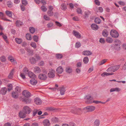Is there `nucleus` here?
Masks as SVG:
<instances>
[{
    "label": "nucleus",
    "mask_w": 126,
    "mask_h": 126,
    "mask_svg": "<svg viewBox=\"0 0 126 126\" xmlns=\"http://www.w3.org/2000/svg\"><path fill=\"white\" fill-rule=\"evenodd\" d=\"M43 73L40 74L38 76L39 78L41 80H45L47 78V71L46 70H43Z\"/></svg>",
    "instance_id": "f257e3e1"
},
{
    "label": "nucleus",
    "mask_w": 126,
    "mask_h": 126,
    "mask_svg": "<svg viewBox=\"0 0 126 126\" xmlns=\"http://www.w3.org/2000/svg\"><path fill=\"white\" fill-rule=\"evenodd\" d=\"M23 110L26 114H29L31 112L32 109L29 106H25L23 107Z\"/></svg>",
    "instance_id": "f03ea898"
},
{
    "label": "nucleus",
    "mask_w": 126,
    "mask_h": 126,
    "mask_svg": "<svg viewBox=\"0 0 126 126\" xmlns=\"http://www.w3.org/2000/svg\"><path fill=\"white\" fill-rule=\"evenodd\" d=\"M85 99L86 100L85 102L87 104H90L93 103V98L90 95H88L86 96Z\"/></svg>",
    "instance_id": "7ed1b4c3"
},
{
    "label": "nucleus",
    "mask_w": 126,
    "mask_h": 126,
    "mask_svg": "<svg viewBox=\"0 0 126 126\" xmlns=\"http://www.w3.org/2000/svg\"><path fill=\"white\" fill-rule=\"evenodd\" d=\"M111 35L113 37L117 38L119 36V34L118 32L114 30H111L110 32Z\"/></svg>",
    "instance_id": "20e7f679"
},
{
    "label": "nucleus",
    "mask_w": 126,
    "mask_h": 126,
    "mask_svg": "<svg viewBox=\"0 0 126 126\" xmlns=\"http://www.w3.org/2000/svg\"><path fill=\"white\" fill-rule=\"evenodd\" d=\"M48 76L50 78H53L55 76V71L52 69L49 70L48 73Z\"/></svg>",
    "instance_id": "39448f33"
},
{
    "label": "nucleus",
    "mask_w": 126,
    "mask_h": 126,
    "mask_svg": "<svg viewBox=\"0 0 126 126\" xmlns=\"http://www.w3.org/2000/svg\"><path fill=\"white\" fill-rule=\"evenodd\" d=\"M95 107L93 106H88L85 107V109L87 110L89 112H92L94 111L95 109Z\"/></svg>",
    "instance_id": "423d86ee"
},
{
    "label": "nucleus",
    "mask_w": 126,
    "mask_h": 126,
    "mask_svg": "<svg viewBox=\"0 0 126 126\" xmlns=\"http://www.w3.org/2000/svg\"><path fill=\"white\" fill-rule=\"evenodd\" d=\"M22 94L24 97H29L31 96L30 93L27 90H25L23 91Z\"/></svg>",
    "instance_id": "0eeeda50"
},
{
    "label": "nucleus",
    "mask_w": 126,
    "mask_h": 126,
    "mask_svg": "<svg viewBox=\"0 0 126 126\" xmlns=\"http://www.w3.org/2000/svg\"><path fill=\"white\" fill-rule=\"evenodd\" d=\"M26 114L23 110L20 111L19 113V116L20 118H24L26 116Z\"/></svg>",
    "instance_id": "6e6552de"
},
{
    "label": "nucleus",
    "mask_w": 126,
    "mask_h": 126,
    "mask_svg": "<svg viewBox=\"0 0 126 126\" xmlns=\"http://www.w3.org/2000/svg\"><path fill=\"white\" fill-rule=\"evenodd\" d=\"M34 101L35 103L37 105H40L42 103L41 100L38 97H36L35 98Z\"/></svg>",
    "instance_id": "1a4fd4ad"
},
{
    "label": "nucleus",
    "mask_w": 126,
    "mask_h": 126,
    "mask_svg": "<svg viewBox=\"0 0 126 126\" xmlns=\"http://www.w3.org/2000/svg\"><path fill=\"white\" fill-rule=\"evenodd\" d=\"M42 123L44 126H49L50 125V121L47 119H45L43 120Z\"/></svg>",
    "instance_id": "9d476101"
},
{
    "label": "nucleus",
    "mask_w": 126,
    "mask_h": 126,
    "mask_svg": "<svg viewBox=\"0 0 126 126\" xmlns=\"http://www.w3.org/2000/svg\"><path fill=\"white\" fill-rule=\"evenodd\" d=\"M32 99L29 98H25L22 99V101L25 102L26 104H30L32 101Z\"/></svg>",
    "instance_id": "9b49d317"
},
{
    "label": "nucleus",
    "mask_w": 126,
    "mask_h": 126,
    "mask_svg": "<svg viewBox=\"0 0 126 126\" xmlns=\"http://www.w3.org/2000/svg\"><path fill=\"white\" fill-rule=\"evenodd\" d=\"M28 76L32 79L33 78H36V75L32 72L29 71L28 73Z\"/></svg>",
    "instance_id": "f8f14e48"
},
{
    "label": "nucleus",
    "mask_w": 126,
    "mask_h": 126,
    "mask_svg": "<svg viewBox=\"0 0 126 126\" xmlns=\"http://www.w3.org/2000/svg\"><path fill=\"white\" fill-rule=\"evenodd\" d=\"M33 70L35 73H40L41 71V69L38 66H35Z\"/></svg>",
    "instance_id": "ddd939ff"
},
{
    "label": "nucleus",
    "mask_w": 126,
    "mask_h": 126,
    "mask_svg": "<svg viewBox=\"0 0 126 126\" xmlns=\"http://www.w3.org/2000/svg\"><path fill=\"white\" fill-rule=\"evenodd\" d=\"M36 78H33L32 79L30 80L31 83L33 85H35L37 83V81L36 79Z\"/></svg>",
    "instance_id": "4468645a"
},
{
    "label": "nucleus",
    "mask_w": 126,
    "mask_h": 126,
    "mask_svg": "<svg viewBox=\"0 0 126 126\" xmlns=\"http://www.w3.org/2000/svg\"><path fill=\"white\" fill-rule=\"evenodd\" d=\"M114 44L116 46L115 47V48H116V46H118V49H119L120 48V47L119 46L121 44V41L118 40H116L114 42Z\"/></svg>",
    "instance_id": "2eb2a0df"
},
{
    "label": "nucleus",
    "mask_w": 126,
    "mask_h": 126,
    "mask_svg": "<svg viewBox=\"0 0 126 126\" xmlns=\"http://www.w3.org/2000/svg\"><path fill=\"white\" fill-rule=\"evenodd\" d=\"M73 33L74 35L77 38H80L81 37V35L78 32L75 31H73Z\"/></svg>",
    "instance_id": "dca6fc26"
},
{
    "label": "nucleus",
    "mask_w": 126,
    "mask_h": 126,
    "mask_svg": "<svg viewBox=\"0 0 126 126\" xmlns=\"http://www.w3.org/2000/svg\"><path fill=\"white\" fill-rule=\"evenodd\" d=\"M121 90V89L119 88L118 87H116L115 88H113L111 89L110 90V92H112L115 91L119 92Z\"/></svg>",
    "instance_id": "f3484780"
},
{
    "label": "nucleus",
    "mask_w": 126,
    "mask_h": 126,
    "mask_svg": "<svg viewBox=\"0 0 126 126\" xmlns=\"http://www.w3.org/2000/svg\"><path fill=\"white\" fill-rule=\"evenodd\" d=\"M63 69L62 66H60L58 67L56 70L57 72L59 74H61L63 72Z\"/></svg>",
    "instance_id": "a211bd4d"
},
{
    "label": "nucleus",
    "mask_w": 126,
    "mask_h": 126,
    "mask_svg": "<svg viewBox=\"0 0 126 126\" xmlns=\"http://www.w3.org/2000/svg\"><path fill=\"white\" fill-rule=\"evenodd\" d=\"M7 91V88L6 87L2 88L0 90L1 93L3 95L5 94Z\"/></svg>",
    "instance_id": "6ab92c4d"
},
{
    "label": "nucleus",
    "mask_w": 126,
    "mask_h": 126,
    "mask_svg": "<svg viewBox=\"0 0 126 126\" xmlns=\"http://www.w3.org/2000/svg\"><path fill=\"white\" fill-rule=\"evenodd\" d=\"M92 53L89 51H85L83 52L82 54L85 56H88L91 55Z\"/></svg>",
    "instance_id": "aec40b11"
},
{
    "label": "nucleus",
    "mask_w": 126,
    "mask_h": 126,
    "mask_svg": "<svg viewBox=\"0 0 126 126\" xmlns=\"http://www.w3.org/2000/svg\"><path fill=\"white\" fill-rule=\"evenodd\" d=\"M91 26L92 29L93 30H97L98 28V26L96 24H92L91 25Z\"/></svg>",
    "instance_id": "412c9836"
},
{
    "label": "nucleus",
    "mask_w": 126,
    "mask_h": 126,
    "mask_svg": "<svg viewBox=\"0 0 126 126\" xmlns=\"http://www.w3.org/2000/svg\"><path fill=\"white\" fill-rule=\"evenodd\" d=\"M14 69H12L9 75L8 76V78L10 79H11L13 77V74L14 73Z\"/></svg>",
    "instance_id": "4be33fe9"
},
{
    "label": "nucleus",
    "mask_w": 126,
    "mask_h": 126,
    "mask_svg": "<svg viewBox=\"0 0 126 126\" xmlns=\"http://www.w3.org/2000/svg\"><path fill=\"white\" fill-rule=\"evenodd\" d=\"M102 35L104 37H107L108 34V33L106 30H104L102 33Z\"/></svg>",
    "instance_id": "5701e85b"
},
{
    "label": "nucleus",
    "mask_w": 126,
    "mask_h": 126,
    "mask_svg": "<svg viewBox=\"0 0 126 126\" xmlns=\"http://www.w3.org/2000/svg\"><path fill=\"white\" fill-rule=\"evenodd\" d=\"M16 25L17 27L21 26L23 24L22 22L19 20H17L16 22Z\"/></svg>",
    "instance_id": "b1692460"
},
{
    "label": "nucleus",
    "mask_w": 126,
    "mask_h": 126,
    "mask_svg": "<svg viewBox=\"0 0 126 126\" xmlns=\"http://www.w3.org/2000/svg\"><path fill=\"white\" fill-rule=\"evenodd\" d=\"M107 71L109 73H111L114 72L112 66H111L108 68L107 69Z\"/></svg>",
    "instance_id": "393cba45"
},
{
    "label": "nucleus",
    "mask_w": 126,
    "mask_h": 126,
    "mask_svg": "<svg viewBox=\"0 0 126 126\" xmlns=\"http://www.w3.org/2000/svg\"><path fill=\"white\" fill-rule=\"evenodd\" d=\"M60 94L61 95H63L65 91V89L64 87H60Z\"/></svg>",
    "instance_id": "a878e982"
},
{
    "label": "nucleus",
    "mask_w": 126,
    "mask_h": 126,
    "mask_svg": "<svg viewBox=\"0 0 126 126\" xmlns=\"http://www.w3.org/2000/svg\"><path fill=\"white\" fill-rule=\"evenodd\" d=\"M113 73H108L107 72H105L102 74H101V76L103 77H105L106 76H107L113 74Z\"/></svg>",
    "instance_id": "bb28decb"
},
{
    "label": "nucleus",
    "mask_w": 126,
    "mask_h": 126,
    "mask_svg": "<svg viewBox=\"0 0 126 126\" xmlns=\"http://www.w3.org/2000/svg\"><path fill=\"white\" fill-rule=\"evenodd\" d=\"M5 13L7 16L10 17H12V12L7 10L6 11Z\"/></svg>",
    "instance_id": "cd10ccee"
},
{
    "label": "nucleus",
    "mask_w": 126,
    "mask_h": 126,
    "mask_svg": "<svg viewBox=\"0 0 126 126\" xmlns=\"http://www.w3.org/2000/svg\"><path fill=\"white\" fill-rule=\"evenodd\" d=\"M106 41L107 42L109 43H111L113 41V40L111 37H107L106 39Z\"/></svg>",
    "instance_id": "c85d7f7f"
},
{
    "label": "nucleus",
    "mask_w": 126,
    "mask_h": 126,
    "mask_svg": "<svg viewBox=\"0 0 126 126\" xmlns=\"http://www.w3.org/2000/svg\"><path fill=\"white\" fill-rule=\"evenodd\" d=\"M61 8L62 10H65L67 9V7L65 4L63 3L61 5Z\"/></svg>",
    "instance_id": "c756f323"
},
{
    "label": "nucleus",
    "mask_w": 126,
    "mask_h": 126,
    "mask_svg": "<svg viewBox=\"0 0 126 126\" xmlns=\"http://www.w3.org/2000/svg\"><path fill=\"white\" fill-rule=\"evenodd\" d=\"M16 43L18 44H21L22 42V39L21 38H16L15 39Z\"/></svg>",
    "instance_id": "7c9ffc66"
},
{
    "label": "nucleus",
    "mask_w": 126,
    "mask_h": 126,
    "mask_svg": "<svg viewBox=\"0 0 126 126\" xmlns=\"http://www.w3.org/2000/svg\"><path fill=\"white\" fill-rule=\"evenodd\" d=\"M15 92L18 94L20 93L21 91V88L18 86H16L15 88Z\"/></svg>",
    "instance_id": "2f4dec72"
},
{
    "label": "nucleus",
    "mask_w": 126,
    "mask_h": 126,
    "mask_svg": "<svg viewBox=\"0 0 126 126\" xmlns=\"http://www.w3.org/2000/svg\"><path fill=\"white\" fill-rule=\"evenodd\" d=\"M12 96L15 98H17L18 96V93L14 92L12 93Z\"/></svg>",
    "instance_id": "473e14b6"
},
{
    "label": "nucleus",
    "mask_w": 126,
    "mask_h": 126,
    "mask_svg": "<svg viewBox=\"0 0 126 126\" xmlns=\"http://www.w3.org/2000/svg\"><path fill=\"white\" fill-rule=\"evenodd\" d=\"M89 61L88 58L87 57H86L84 58L83 59V62L84 63H87Z\"/></svg>",
    "instance_id": "72a5a7b5"
},
{
    "label": "nucleus",
    "mask_w": 126,
    "mask_h": 126,
    "mask_svg": "<svg viewBox=\"0 0 126 126\" xmlns=\"http://www.w3.org/2000/svg\"><path fill=\"white\" fill-rule=\"evenodd\" d=\"M107 61V59H105L103 60L98 63V65H101L105 63Z\"/></svg>",
    "instance_id": "f704fd0d"
},
{
    "label": "nucleus",
    "mask_w": 126,
    "mask_h": 126,
    "mask_svg": "<svg viewBox=\"0 0 126 126\" xmlns=\"http://www.w3.org/2000/svg\"><path fill=\"white\" fill-rule=\"evenodd\" d=\"M47 13L49 16H52L53 15V13L52 12V10H48Z\"/></svg>",
    "instance_id": "c9c22d12"
},
{
    "label": "nucleus",
    "mask_w": 126,
    "mask_h": 126,
    "mask_svg": "<svg viewBox=\"0 0 126 126\" xmlns=\"http://www.w3.org/2000/svg\"><path fill=\"white\" fill-rule=\"evenodd\" d=\"M30 61L31 63L32 64L36 62L35 59L33 57L30 58Z\"/></svg>",
    "instance_id": "e433bc0d"
},
{
    "label": "nucleus",
    "mask_w": 126,
    "mask_h": 126,
    "mask_svg": "<svg viewBox=\"0 0 126 126\" xmlns=\"http://www.w3.org/2000/svg\"><path fill=\"white\" fill-rule=\"evenodd\" d=\"M112 66L114 72L118 70L120 67V65H116L114 66Z\"/></svg>",
    "instance_id": "4c0bfd02"
},
{
    "label": "nucleus",
    "mask_w": 126,
    "mask_h": 126,
    "mask_svg": "<svg viewBox=\"0 0 126 126\" xmlns=\"http://www.w3.org/2000/svg\"><path fill=\"white\" fill-rule=\"evenodd\" d=\"M26 37L27 40H31L32 39L31 36L30 34L27 33L26 34Z\"/></svg>",
    "instance_id": "58836bf2"
},
{
    "label": "nucleus",
    "mask_w": 126,
    "mask_h": 126,
    "mask_svg": "<svg viewBox=\"0 0 126 126\" xmlns=\"http://www.w3.org/2000/svg\"><path fill=\"white\" fill-rule=\"evenodd\" d=\"M66 72L69 73H70L72 72V69L69 67H67L66 68Z\"/></svg>",
    "instance_id": "ea45409f"
},
{
    "label": "nucleus",
    "mask_w": 126,
    "mask_h": 126,
    "mask_svg": "<svg viewBox=\"0 0 126 126\" xmlns=\"http://www.w3.org/2000/svg\"><path fill=\"white\" fill-rule=\"evenodd\" d=\"M29 31L31 33H33L35 32V29L33 27H30L29 28Z\"/></svg>",
    "instance_id": "a19ab883"
},
{
    "label": "nucleus",
    "mask_w": 126,
    "mask_h": 126,
    "mask_svg": "<svg viewBox=\"0 0 126 126\" xmlns=\"http://www.w3.org/2000/svg\"><path fill=\"white\" fill-rule=\"evenodd\" d=\"M99 124V121L98 120H96L94 122V126H98Z\"/></svg>",
    "instance_id": "79ce46f5"
},
{
    "label": "nucleus",
    "mask_w": 126,
    "mask_h": 126,
    "mask_svg": "<svg viewBox=\"0 0 126 126\" xmlns=\"http://www.w3.org/2000/svg\"><path fill=\"white\" fill-rule=\"evenodd\" d=\"M38 110L36 109H34L33 111L32 115L33 116H35L38 113Z\"/></svg>",
    "instance_id": "37998d69"
},
{
    "label": "nucleus",
    "mask_w": 126,
    "mask_h": 126,
    "mask_svg": "<svg viewBox=\"0 0 126 126\" xmlns=\"http://www.w3.org/2000/svg\"><path fill=\"white\" fill-rule=\"evenodd\" d=\"M29 70L26 67H25L24 68L23 70V72L24 73L26 74L28 72Z\"/></svg>",
    "instance_id": "c03bdc74"
},
{
    "label": "nucleus",
    "mask_w": 126,
    "mask_h": 126,
    "mask_svg": "<svg viewBox=\"0 0 126 126\" xmlns=\"http://www.w3.org/2000/svg\"><path fill=\"white\" fill-rule=\"evenodd\" d=\"M30 45L31 46L33 47L34 48H36V43L33 42L31 43L30 44Z\"/></svg>",
    "instance_id": "a18cd8bd"
},
{
    "label": "nucleus",
    "mask_w": 126,
    "mask_h": 126,
    "mask_svg": "<svg viewBox=\"0 0 126 126\" xmlns=\"http://www.w3.org/2000/svg\"><path fill=\"white\" fill-rule=\"evenodd\" d=\"M94 21L97 24H99L101 22L100 19L97 18H95Z\"/></svg>",
    "instance_id": "49530a36"
},
{
    "label": "nucleus",
    "mask_w": 126,
    "mask_h": 126,
    "mask_svg": "<svg viewBox=\"0 0 126 126\" xmlns=\"http://www.w3.org/2000/svg\"><path fill=\"white\" fill-rule=\"evenodd\" d=\"M7 3V5L9 7L11 8L12 6V3L11 1H8Z\"/></svg>",
    "instance_id": "de8ad7c7"
},
{
    "label": "nucleus",
    "mask_w": 126,
    "mask_h": 126,
    "mask_svg": "<svg viewBox=\"0 0 126 126\" xmlns=\"http://www.w3.org/2000/svg\"><path fill=\"white\" fill-rule=\"evenodd\" d=\"M0 59L3 62H5L6 60V58L4 56H2L0 58Z\"/></svg>",
    "instance_id": "09e8293b"
},
{
    "label": "nucleus",
    "mask_w": 126,
    "mask_h": 126,
    "mask_svg": "<svg viewBox=\"0 0 126 126\" xmlns=\"http://www.w3.org/2000/svg\"><path fill=\"white\" fill-rule=\"evenodd\" d=\"M0 18L3 20L5 18L4 16L3 13L2 12H0Z\"/></svg>",
    "instance_id": "8fccbe9b"
},
{
    "label": "nucleus",
    "mask_w": 126,
    "mask_h": 126,
    "mask_svg": "<svg viewBox=\"0 0 126 126\" xmlns=\"http://www.w3.org/2000/svg\"><path fill=\"white\" fill-rule=\"evenodd\" d=\"M2 36L4 40L6 42V43H8V41L7 40V36L3 34L2 35Z\"/></svg>",
    "instance_id": "3c124183"
},
{
    "label": "nucleus",
    "mask_w": 126,
    "mask_h": 126,
    "mask_svg": "<svg viewBox=\"0 0 126 126\" xmlns=\"http://www.w3.org/2000/svg\"><path fill=\"white\" fill-rule=\"evenodd\" d=\"M26 74L23 73H21L20 74V76L22 79H24L26 78L25 75Z\"/></svg>",
    "instance_id": "603ef678"
},
{
    "label": "nucleus",
    "mask_w": 126,
    "mask_h": 126,
    "mask_svg": "<svg viewBox=\"0 0 126 126\" xmlns=\"http://www.w3.org/2000/svg\"><path fill=\"white\" fill-rule=\"evenodd\" d=\"M12 84H8V89L9 91L11 90L12 89Z\"/></svg>",
    "instance_id": "864d4df0"
},
{
    "label": "nucleus",
    "mask_w": 126,
    "mask_h": 126,
    "mask_svg": "<svg viewBox=\"0 0 126 126\" xmlns=\"http://www.w3.org/2000/svg\"><path fill=\"white\" fill-rule=\"evenodd\" d=\"M56 57L57 59H61L62 57V56L61 54H57L56 55Z\"/></svg>",
    "instance_id": "5fc2aeb1"
},
{
    "label": "nucleus",
    "mask_w": 126,
    "mask_h": 126,
    "mask_svg": "<svg viewBox=\"0 0 126 126\" xmlns=\"http://www.w3.org/2000/svg\"><path fill=\"white\" fill-rule=\"evenodd\" d=\"M44 18L46 20H50L49 17L46 15H45L44 16Z\"/></svg>",
    "instance_id": "6e6d98bb"
},
{
    "label": "nucleus",
    "mask_w": 126,
    "mask_h": 126,
    "mask_svg": "<svg viewBox=\"0 0 126 126\" xmlns=\"http://www.w3.org/2000/svg\"><path fill=\"white\" fill-rule=\"evenodd\" d=\"M52 121L54 122H58V119L56 117H53L52 119Z\"/></svg>",
    "instance_id": "4d7b16f0"
},
{
    "label": "nucleus",
    "mask_w": 126,
    "mask_h": 126,
    "mask_svg": "<svg viewBox=\"0 0 126 126\" xmlns=\"http://www.w3.org/2000/svg\"><path fill=\"white\" fill-rule=\"evenodd\" d=\"M90 12L89 11H86L85 12V17L87 16L88 15L90 14Z\"/></svg>",
    "instance_id": "13d9d810"
},
{
    "label": "nucleus",
    "mask_w": 126,
    "mask_h": 126,
    "mask_svg": "<svg viewBox=\"0 0 126 126\" xmlns=\"http://www.w3.org/2000/svg\"><path fill=\"white\" fill-rule=\"evenodd\" d=\"M118 3L121 5L124 6L125 4V2L122 1H119L118 2Z\"/></svg>",
    "instance_id": "bf43d9fd"
},
{
    "label": "nucleus",
    "mask_w": 126,
    "mask_h": 126,
    "mask_svg": "<svg viewBox=\"0 0 126 126\" xmlns=\"http://www.w3.org/2000/svg\"><path fill=\"white\" fill-rule=\"evenodd\" d=\"M81 44L79 42H77L76 43L75 45V47L77 48H78L80 47Z\"/></svg>",
    "instance_id": "052dcab7"
},
{
    "label": "nucleus",
    "mask_w": 126,
    "mask_h": 126,
    "mask_svg": "<svg viewBox=\"0 0 126 126\" xmlns=\"http://www.w3.org/2000/svg\"><path fill=\"white\" fill-rule=\"evenodd\" d=\"M41 9L43 11H46L47 10V8L44 6H42L41 7Z\"/></svg>",
    "instance_id": "680f3d73"
},
{
    "label": "nucleus",
    "mask_w": 126,
    "mask_h": 126,
    "mask_svg": "<svg viewBox=\"0 0 126 126\" xmlns=\"http://www.w3.org/2000/svg\"><path fill=\"white\" fill-rule=\"evenodd\" d=\"M10 62H11L13 64H15L17 63L16 60L14 58L13 59L12 61H10Z\"/></svg>",
    "instance_id": "e2e57ef3"
},
{
    "label": "nucleus",
    "mask_w": 126,
    "mask_h": 126,
    "mask_svg": "<svg viewBox=\"0 0 126 126\" xmlns=\"http://www.w3.org/2000/svg\"><path fill=\"white\" fill-rule=\"evenodd\" d=\"M33 39L36 42H37L38 41V37L36 35H34L33 36Z\"/></svg>",
    "instance_id": "0e129e2a"
},
{
    "label": "nucleus",
    "mask_w": 126,
    "mask_h": 126,
    "mask_svg": "<svg viewBox=\"0 0 126 126\" xmlns=\"http://www.w3.org/2000/svg\"><path fill=\"white\" fill-rule=\"evenodd\" d=\"M22 4L25 5H26L27 4V1L26 0H22Z\"/></svg>",
    "instance_id": "69168bd1"
},
{
    "label": "nucleus",
    "mask_w": 126,
    "mask_h": 126,
    "mask_svg": "<svg viewBox=\"0 0 126 126\" xmlns=\"http://www.w3.org/2000/svg\"><path fill=\"white\" fill-rule=\"evenodd\" d=\"M73 19L74 20L78 21L79 20V18L77 16H75L73 17Z\"/></svg>",
    "instance_id": "338daca9"
},
{
    "label": "nucleus",
    "mask_w": 126,
    "mask_h": 126,
    "mask_svg": "<svg viewBox=\"0 0 126 126\" xmlns=\"http://www.w3.org/2000/svg\"><path fill=\"white\" fill-rule=\"evenodd\" d=\"M39 125L36 122H34L32 123L31 126H38Z\"/></svg>",
    "instance_id": "774afa93"
}]
</instances>
